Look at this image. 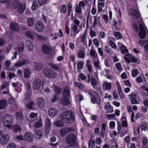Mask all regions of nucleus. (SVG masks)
<instances>
[{
  "mask_svg": "<svg viewBox=\"0 0 148 148\" xmlns=\"http://www.w3.org/2000/svg\"><path fill=\"white\" fill-rule=\"evenodd\" d=\"M60 119L64 123H72L75 120L74 113L71 111H66L62 112L60 115Z\"/></svg>",
  "mask_w": 148,
  "mask_h": 148,
  "instance_id": "obj_1",
  "label": "nucleus"
},
{
  "mask_svg": "<svg viewBox=\"0 0 148 148\" xmlns=\"http://www.w3.org/2000/svg\"><path fill=\"white\" fill-rule=\"evenodd\" d=\"M2 123L4 125L9 128L12 127L13 119L11 116L4 115L2 117Z\"/></svg>",
  "mask_w": 148,
  "mask_h": 148,
  "instance_id": "obj_2",
  "label": "nucleus"
},
{
  "mask_svg": "<svg viewBox=\"0 0 148 148\" xmlns=\"http://www.w3.org/2000/svg\"><path fill=\"white\" fill-rule=\"evenodd\" d=\"M88 94L92 96L91 98L92 102L93 103H97L99 104L101 103L100 98L97 93L92 90H90L88 92Z\"/></svg>",
  "mask_w": 148,
  "mask_h": 148,
  "instance_id": "obj_3",
  "label": "nucleus"
},
{
  "mask_svg": "<svg viewBox=\"0 0 148 148\" xmlns=\"http://www.w3.org/2000/svg\"><path fill=\"white\" fill-rule=\"evenodd\" d=\"M76 136L73 134H70L66 137V142L69 146L73 147L76 145Z\"/></svg>",
  "mask_w": 148,
  "mask_h": 148,
  "instance_id": "obj_4",
  "label": "nucleus"
},
{
  "mask_svg": "<svg viewBox=\"0 0 148 148\" xmlns=\"http://www.w3.org/2000/svg\"><path fill=\"white\" fill-rule=\"evenodd\" d=\"M44 75L49 78H55L57 76V73L55 72L51 69H46L44 72Z\"/></svg>",
  "mask_w": 148,
  "mask_h": 148,
  "instance_id": "obj_5",
  "label": "nucleus"
},
{
  "mask_svg": "<svg viewBox=\"0 0 148 148\" xmlns=\"http://www.w3.org/2000/svg\"><path fill=\"white\" fill-rule=\"evenodd\" d=\"M139 27L140 31L138 32V35L140 38L144 39L146 36L145 30L146 28L143 23L139 24Z\"/></svg>",
  "mask_w": 148,
  "mask_h": 148,
  "instance_id": "obj_6",
  "label": "nucleus"
},
{
  "mask_svg": "<svg viewBox=\"0 0 148 148\" xmlns=\"http://www.w3.org/2000/svg\"><path fill=\"white\" fill-rule=\"evenodd\" d=\"M29 60L27 59L20 60L15 63L14 64V66L16 67H18L27 64H29Z\"/></svg>",
  "mask_w": 148,
  "mask_h": 148,
  "instance_id": "obj_7",
  "label": "nucleus"
},
{
  "mask_svg": "<svg viewBox=\"0 0 148 148\" xmlns=\"http://www.w3.org/2000/svg\"><path fill=\"white\" fill-rule=\"evenodd\" d=\"M41 85V82L39 79H35L33 82L32 88L35 90H38Z\"/></svg>",
  "mask_w": 148,
  "mask_h": 148,
  "instance_id": "obj_8",
  "label": "nucleus"
},
{
  "mask_svg": "<svg viewBox=\"0 0 148 148\" xmlns=\"http://www.w3.org/2000/svg\"><path fill=\"white\" fill-rule=\"evenodd\" d=\"M73 130L72 127H64L60 130V132L62 136H65L66 134L72 131Z\"/></svg>",
  "mask_w": 148,
  "mask_h": 148,
  "instance_id": "obj_9",
  "label": "nucleus"
},
{
  "mask_svg": "<svg viewBox=\"0 0 148 148\" xmlns=\"http://www.w3.org/2000/svg\"><path fill=\"white\" fill-rule=\"evenodd\" d=\"M136 95L134 93H132L129 95V98L131 100V103L132 104H139L136 99Z\"/></svg>",
  "mask_w": 148,
  "mask_h": 148,
  "instance_id": "obj_10",
  "label": "nucleus"
},
{
  "mask_svg": "<svg viewBox=\"0 0 148 148\" xmlns=\"http://www.w3.org/2000/svg\"><path fill=\"white\" fill-rule=\"evenodd\" d=\"M51 122L50 120L48 118H47L45 120V128L47 133L49 132L51 130Z\"/></svg>",
  "mask_w": 148,
  "mask_h": 148,
  "instance_id": "obj_11",
  "label": "nucleus"
},
{
  "mask_svg": "<svg viewBox=\"0 0 148 148\" xmlns=\"http://www.w3.org/2000/svg\"><path fill=\"white\" fill-rule=\"evenodd\" d=\"M10 29L14 31H17L19 29V27L18 24L15 22L11 23L10 25Z\"/></svg>",
  "mask_w": 148,
  "mask_h": 148,
  "instance_id": "obj_12",
  "label": "nucleus"
},
{
  "mask_svg": "<svg viewBox=\"0 0 148 148\" xmlns=\"http://www.w3.org/2000/svg\"><path fill=\"white\" fill-rule=\"evenodd\" d=\"M60 103L62 105L67 106L71 103L70 99L67 97H64L60 100Z\"/></svg>",
  "mask_w": 148,
  "mask_h": 148,
  "instance_id": "obj_13",
  "label": "nucleus"
},
{
  "mask_svg": "<svg viewBox=\"0 0 148 148\" xmlns=\"http://www.w3.org/2000/svg\"><path fill=\"white\" fill-rule=\"evenodd\" d=\"M9 136L7 134L3 135L0 139V143L2 145L6 143L9 140Z\"/></svg>",
  "mask_w": 148,
  "mask_h": 148,
  "instance_id": "obj_14",
  "label": "nucleus"
},
{
  "mask_svg": "<svg viewBox=\"0 0 148 148\" xmlns=\"http://www.w3.org/2000/svg\"><path fill=\"white\" fill-rule=\"evenodd\" d=\"M44 28L43 23L41 21L37 22L35 24V29L39 32L42 31Z\"/></svg>",
  "mask_w": 148,
  "mask_h": 148,
  "instance_id": "obj_15",
  "label": "nucleus"
},
{
  "mask_svg": "<svg viewBox=\"0 0 148 148\" xmlns=\"http://www.w3.org/2000/svg\"><path fill=\"white\" fill-rule=\"evenodd\" d=\"M37 103L40 108H43L45 105V102L44 99L41 97L39 98L37 100Z\"/></svg>",
  "mask_w": 148,
  "mask_h": 148,
  "instance_id": "obj_16",
  "label": "nucleus"
},
{
  "mask_svg": "<svg viewBox=\"0 0 148 148\" xmlns=\"http://www.w3.org/2000/svg\"><path fill=\"white\" fill-rule=\"evenodd\" d=\"M112 87V83L106 82H103V88L105 90H109Z\"/></svg>",
  "mask_w": 148,
  "mask_h": 148,
  "instance_id": "obj_17",
  "label": "nucleus"
},
{
  "mask_svg": "<svg viewBox=\"0 0 148 148\" xmlns=\"http://www.w3.org/2000/svg\"><path fill=\"white\" fill-rule=\"evenodd\" d=\"M33 137V134L30 132H27L24 136L25 140L29 142H31L32 141Z\"/></svg>",
  "mask_w": 148,
  "mask_h": 148,
  "instance_id": "obj_18",
  "label": "nucleus"
},
{
  "mask_svg": "<svg viewBox=\"0 0 148 148\" xmlns=\"http://www.w3.org/2000/svg\"><path fill=\"white\" fill-rule=\"evenodd\" d=\"M26 37L31 39H34L36 36V34L30 31H27L25 33Z\"/></svg>",
  "mask_w": 148,
  "mask_h": 148,
  "instance_id": "obj_19",
  "label": "nucleus"
},
{
  "mask_svg": "<svg viewBox=\"0 0 148 148\" xmlns=\"http://www.w3.org/2000/svg\"><path fill=\"white\" fill-rule=\"evenodd\" d=\"M26 47L27 50L29 51H32L34 48V46L32 42L30 40H27L26 43Z\"/></svg>",
  "mask_w": 148,
  "mask_h": 148,
  "instance_id": "obj_20",
  "label": "nucleus"
},
{
  "mask_svg": "<svg viewBox=\"0 0 148 148\" xmlns=\"http://www.w3.org/2000/svg\"><path fill=\"white\" fill-rule=\"evenodd\" d=\"M104 109L106 110V112L107 113H112L114 112L112 107L108 103H107L105 105Z\"/></svg>",
  "mask_w": 148,
  "mask_h": 148,
  "instance_id": "obj_21",
  "label": "nucleus"
},
{
  "mask_svg": "<svg viewBox=\"0 0 148 148\" xmlns=\"http://www.w3.org/2000/svg\"><path fill=\"white\" fill-rule=\"evenodd\" d=\"M70 94V92L69 87L67 86H65L62 93L63 97H68L69 96Z\"/></svg>",
  "mask_w": 148,
  "mask_h": 148,
  "instance_id": "obj_22",
  "label": "nucleus"
},
{
  "mask_svg": "<svg viewBox=\"0 0 148 148\" xmlns=\"http://www.w3.org/2000/svg\"><path fill=\"white\" fill-rule=\"evenodd\" d=\"M48 113L51 116L53 117L58 114V112L55 108H52L49 110Z\"/></svg>",
  "mask_w": 148,
  "mask_h": 148,
  "instance_id": "obj_23",
  "label": "nucleus"
},
{
  "mask_svg": "<svg viewBox=\"0 0 148 148\" xmlns=\"http://www.w3.org/2000/svg\"><path fill=\"white\" fill-rule=\"evenodd\" d=\"M93 64L95 67L97 69L101 70V66L100 64L98 58L93 60Z\"/></svg>",
  "mask_w": 148,
  "mask_h": 148,
  "instance_id": "obj_24",
  "label": "nucleus"
},
{
  "mask_svg": "<svg viewBox=\"0 0 148 148\" xmlns=\"http://www.w3.org/2000/svg\"><path fill=\"white\" fill-rule=\"evenodd\" d=\"M25 9V6L24 4H21L18 7L17 11V12L21 14L23 12Z\"/></svg>",
  "mask_w": 148,
  "mask_h": 148,
  "instance_id": "obj_25",
  "label": "nucleus"
},
{
  "mask_svg": "<svg viewBox=\"0 0 148 148\" xmlns=\"http://www.w3.org/2000/svg\"><path fill=\"white\" fill-rule=\"evenodd\" d=\"M7 105L6 101L5 99H3L0 101V109H2L6 106Z\"/></svg>",
  "mask_w": 148,
  "mask_h": 148,
  "instance_id": "obj_26",
  "label": "nucleus"
},
{
  "mask_svg": "<svg viewBox=\"0 0 148 148\" xmlns=\"http://www.w3.org/2000/svg\"><path fill=\"white\" fill-rule=\"evenodd\" d=\"M42 50L44 53H48L50 51L51 49L47 45H44L42 47Z\"/></svg>",
  "mask_w": 148,
  "mask_h": 148,
  "instance_id": "obj_27",
  "label": "nucleus"
},
{
  "mask_svg": "<svg viewBox=\"0 0 148 148\" xmlns=\"http://www.w3.org/2000/svg\"><path fill=\"white\" fill-rule=\"evenodd\" d=\"M64 122L61 120H60L57 121L55 122L53 124L54 125L57 127H62L64 126Z\"/></svg>",
  "mask_w": 148,
  "mask_h": 148,
  "instance_id": "obj_28",
  "label": "nucleus"
},
{
  "mask_svg": "<svg viewBox=\"0 0 148 148\" xmlns=\"http://www.w3.org/2000/svg\"><path fill=\"white\" fill-rule=\"evenodd\" d=\"M42 125V121L41 119H39L36 121L34 124V127L38 128L41 127Z\"/></svg>",
  "mask_w": 148,
  "mask_h": 148,
  "instance_id": "obj_29",
  "label": "nucleus"
},
{
  "mask_svg": "<svg viewBox=\"0 0 148 148\" xmlns=\"http://www.w3.org/2000/svg\"><path fill=\"white\" fill-rule=\"evenodd\" d=\"M132 15L133 17L135 19L138 18L140 16L139 13L135 10H134L132 12Z\"/></svg>",
  "mask_w": 148,
  "mask_h": 148,
  "instance_id": "obj_30",
  "label": "nucleus"
},
{
  "mask_svg": "<svg viewBox=\"0 0 148 148\" xmlns=\"http://www.w3.org/2000/svg\"><path fill=\"white\" fill-rule=\"evenodd\" d=\"M12 130L13 132L17 133L20 132L21 128L19 125H15L13 126Z\"/></svg>",
  "mask_w": 148,
  "mask_h": 148,
  "instance_id": "obj_31",
  "label": "nucleus"
},
{
  "mask_svg": "<svg viewBox=\"0 0 148 148\" xmlns=\"http://www.w3.org/2000/svg\"><path fill=\"white\" fill-rule=\"evenodd\" d=\"M42 136V132L41 131H37L34 134V137L38 139L40 138Z\"/></svg>",
  "mask_w": 148,
  "mask_h": 148,
  "instance_id": "obj_32",
  "label": "nucleus"
},
{
  "mask_svg": "<svg viewBox=\"0 0 148 148\" xmlns=\"http://www.w3.org/2000/svg\"><path fill=\"white\" fill-rule=\"evenodd\" d=\"M34 20L33 18H29L27 19V24L29 27L32 26L34 23Z\"/></svg>",
  "mask_w": 148,
  "mask_h": 148,
  "instance_id": "obj_33",
  "label": "nucleus"
},
{
  "mask_svg": "<svg viewBox=\"0 0 148 148\" xmlns=\"http://www.w3.org/2000/svg\"><path fill=\"white\" fill-rule=\"evenodd\" d=\"M21 3H19L18 1H13L12 2L11 6L14 9H16L17 7L21 4Z\"/></svg>",
  "mask_w": 148,
  "mask_h": 148,
  "instance_id": "obj_34",
  "label": "nucleus"
},
{
  "mask_svg": "<svg viewBox=\"0 0 148 148\" xmlns=\"http://www.w3.org/2000/svg\"><path fill=\"white\" fill-rule=\"evenodd\" d=\"M90 55L92 57V60H95L98 58L97 54L96 52L93 50H91L90 52Z\"/></svg>",
  "mask_w": 148,
  "mask_h": 148,
  "instance_id": "obj_35",
  "label": "nucleus"
},
{
  "mask_svg": "<svg viewBox=\"0 0 148 148\" xmlns=\"http://www.w3.org/2000/svg\"><path fill=\"white\" fill-rule=\"evenodd\" d=\"M17 49L20 52L23 51L24 49V44L22 42H20L18 45Z\"/></svg>",
  "mask_w": 148,
  "mask_h": 148,
  "instance_id": "obj_36",
  "label": "nucleus"
},
{
  "mask_svg": "<svg viewBox=\"0 0 148 148\" xmlns=\"http://www.w3.org/2000/svg\"><path fill=\"white\" fill-rule=\"evenodd\" d=\"M34 103L33 102L31 101L26 104V107L27 108L34 109Z\"/></svg>",
  "mask_w": 148,
  "mask_h": 148,
  "instance_id": "obj_37",
  "label": "nucleus"
},
{
  "mask_svg": "<svg viewBox=\"0 0 148 148\" xmlns=\"http://www.w3.org/2000/svg\"><path fill=\"white\" fill-rule=\"evenodd\" d=\"M112 28L114 30L118 31L119 29L117 26V23L116 21L114 20L112 21Z\"/></svg>",
  "mask_w": 148,
  "mask_h": 148,
  "instance_id": "obj_38",
  "label": "nucleus"
},
{
  "mask_svg": "<svg viewBox=\"0 0 148 148\" xmlns=\"http://www.w3.org/2000/svg\"><path fill=\"white\" fill-rule=\"evenodd\" d=\"M104 3L103 2H101L98 4V12H100L102 10V8L104 7Z\"/></svg>",
  "mask_w": 148,
  "mask_h": 148,
  "instance_id": "obj_39",
  "label": "nucleus"
},
{
  "mask_svg": "<svg viewBox=\"0 0 148 148\" xmlns=\"http://www.w3.org/2000/svg\"><path fill=\"white\" fill-rule=\"evenodd\" d=\"M38 6V3L36 1H34L32 3L31 9L33 10L34 11L37 10Z\"/></svg>",
  "mask_w": 148,
  "mask_h": 148,
  "instance_id": "obj_40",
  "label": "nucleus"
},
{
  "mask_svg": "<svg viewBox=\"0 0 148 148\" xmlns=\"http://www.w3.org/2000/svg\"><path fill=\"white\" fill-rule=\"evenodd\" d=\"M95 141L93 140L92 141V137L90 138L88 143V148H93V145H95Z\"/></svg>",
  "mask_w": 148,
  "mask_h": 148,
  "instance_id": "obj_41",
  "label": "nucleus"
},
{
  "mask_svg": "<svg viewBox=\"0 0 148 148\" xmlns=\"http://www.w3.org/2000/svg\"><path fill=\"white\" fill-rule=\"evenodd\" d=\"M132 56V55L130 54H126L125 56H124V58L125 60L127 62L130 63V58Z\"/></svg>",
  "mask_w": 148,
  "mask_h": 148,
  "instance_id": "obj_42",
  "label": "nucleus"
},
{
  "mask_svg": "<svg viewBox=\"0 0 148 148\" xmlns=\"http://www.w3.org/2000/svg\"><path fill=\"white\" fill-rule=\"evenodd\" d=\"M78 57L81 58H84L85 57V54L83 51L80 50L78 51Z\"/></svg>",
  "mask_w": 148,
  "mask_h": 148,
  "instance_id": "obj_43",
  "label": "nucleus"
},
{
  "mask_svg": "<svg viewBox=\"0 0 148 148\" xmlns=\"http://www.w3.org/2000/svg\"><path fill=\"white\" fill-rule=\"evenodd\" d=\"M72 7V5L71 3H68L67 4V8L68 9L67 12L68 13V16H70V13L71 11V8Z\"/></svg>",
  "mask_w": 148,
  "mask_h": 148,
  "instance_id": "obj_44",
  "label": "nucleus"
},
{
  "mask_svg": "<svg viewBox=\"0 0 148 148\" xmlns=\"http://www.w3.org/2000/svg\"><path fill=\"white\" fill-rule=\"evenodd\" d=\"M75 12L77 13H80L82 12V8L77 4L75 7Z\"/></svg>",
  "mask_w": 148,
  "mask_h": 148,
  "instance_id": "obj_45",
  "label": "nucleus"
},
{
  "mask_svg": "<svg viewBox=\"0 0 148 148\" xmlns=\"http://www.w3.org/2000/svg\"><path fill=\"white\" fill-rule=\"evenodd\" d=\"M54 91L56 93L59 94L62 91V89L57 86H54Z\"/></svg>",
  "mask_w": 148,
  "mask_h": 148,
  "instance_id": "obj_46",
  "label": "nucleus"
},
{
  "mask_svg": "<svg viewBox=\"0 0 148 148\" xmlns=\"http://www.w3.org/2000/svg\"><path fill=\"white\" fill-rule=\"evenodd\" d=\"M0 3H6V6L7 8H8L10 5V0H0Z\"/></svg>",
  "mask_w": 148,
  "mask_h": 148,
  "instance_id": "obj_47",
  "label": "nucleus"
},
{
  "mask_svg": "<svg viewBox=\"0 0 148 148\" xmlns=\"http://www.w3.org/2000/svg\"><path fill=\"white\" fill-rule=\"evenodd\" d=\"M94 22L93 23V25L94 26H95V25L99 23V21L100 20V18L98 16H94Z\"/></svg>",
  "mask_w": 148,
  "mask_h": 148,
  "instance_id": "obj_48",
  "label": "nucleus"
},
{
  "mask_svg": "<svg viewBox=\"0 0 148 148\" xmlns=\"http://www.w3.org/2000/svg\"><path fill=\"white\" fill-rule=\"evenodd\" d=\"M74 84L77 87L80 89H83L84 87L83 85L82 84L77 82H75L74 83Z\"/></svg>",
  "mask_w": 148,
  "mask_h": 148,
  "instance_id": "obj_49",
  "label": "nucleus"
},
{
  "mask_svg": "<svg viewBox=\"0 0 148 148\" xmlns=\"http://www.w3.org/2000/svg\"><path fill=\"white\" fill-rule=\"evenodd\" d=\"M114 35L117 39H119L121 38V34L119 32H114Z\"/></svg>",
  "mask_w": 148,
  "mask_h": 148,
  "instance_id": "obj_50",
  "label": "nucleus"
},
{
  "mask_svg": "<svg viewBox=\"0 0 148 148\" xmlns=\"http://www.w3.org/2000/svg\"><path fill=\"white\" fill-rule=\"evenodd\" d=\"M16 119L19 120L21 121L22 119V116L21 114L18 112L16 113Z\"/></svg>",
  "mask_w": 148,
  "mask_h": 148,
  "instance_id": "obj_51",
  "label": "nucleus"
},
{
  "mask_svg": "<svg viewBox=\"0 0 148 148\" xmlns=\"http://www.w3.org/2000/svg\"><path fill=\"white\" fill-rule=\"evenodd\" d=\"M50 66L54 69L58 71L59 70V67L56 64H51L50 65Z\"/></svg>",
  "mask_w": 148,
  "mask_h": 148,
  "instance_id": "obj_52",
  "label": "nucleus"
},
{
  "mask_svg": "<svg viewBox=\"0 0 148 148\" xmlns=\"http://www.w3.org/2000/svg\"><path fill=\"white\" fill-rule=\"evenodd\" d=\"M97 82V81L95 79L92 78L91 79V84L94 88L96 87Z\"/></svg>",
  "mask_w": 148,
  "mask_h": 148,
  "instance_id": "obj_53",
  "label": "nucleus"
},
{
  "mask_svg": "<svg viewBox=\"0 0 148 148\" xmlns=\"http://www.w3.org/2000/svg\"><path fill=\"white\" fill-rule=\"evenodd\" d=\"M122 53H124L128 52V50L126 49V47L124 45L122 46L121 48Z\"/></svg>",
  "mask_w": 148,
  "mask_h": 148,
  "instance_id": "obj_54",
  "label": "nucleus"
},
{
  "mask_svg": "<svg viewBox=\"0 0 148 148\" xmlns=\"http://www.w3.org/2000/svg\"><path fill=\"white\" fill-rule=\"evenodd\" d=\"M36 36L37 37L38 40L40 41L45 40L47 39V38L45 36H42L36 34Z\"/></svg>",
  "mask_w": 148,
  "mask_h": 148,
  "instance_id": "obj_55",
  "label": "nucleus"
},
{
  "mask_svg": "<svg viewBox=\"0 0 148 148\" xmlns=\"http://www.w3.org/2000/svg\"><path fill=\"white\" fill-rule=\"evenodd\" d=\"M24 75L25 78H27L29 76V69H26L25 70Z\"/></svg>",
  "mask_w": 148,
  "mask_h": 148,
  "instance_id": "obj_56",
  "label": "nucleus"
},
{
  "mask_svg": "<svg viewBox=\"0 0 148 148\" xmlns=\"http://www.w3.org/2000/svg\"><path fill=\"white\" fill-rule=\"evenodd\" d=\"M93 43L94 45L96 46V47H98L99 45V43L97 38H94L93 40Z\"/></svg>",
  "mask_w": 148,
  "mask_h": 148,
  "instance_id": "obj_57",
  "label": "nucleus"
},
{
  "mask_svg": "<svg viewBox=\"0 0 148 148\" xmlns=\"http://www.w3.org/2000/svg\"><path fill=\"white\" fill-rule=\"evenodd\" d=\"M138 74V71L137 69H134L133 70L132 73V76L133 77H134L136 76Z\"/></svg>",
  "mask_w": 148,
  "mask_h": 148,
  "instance_id": "obj_58",
  "label": "nucleus"
},
{
  "mask_svg": "<svg viewBox=\"0 0 148 148\" xmlns=\"http://www.w3.org/2000/svg\"><path fill=\"white\" fill-rule=\"evenodd\" d=\"M83 99V96L81 95H79L76 96V100L77 101H80Z\"/></svg>",
  "mask_w": 148,
  "mask_h": 148,
  "instance_id": "obj_59",
  "label": "nucleus"
},
{
  "mask_svg": "<svg viewBox=\"0 0 148 148\" xmlns=\"http://www.w3.org/2000/svg\"><path fill=\"white\" fill-rule=\"evenodd\" d=\"M142 144L143 145H146L148 143V140L146 137H143L142 139Z\"/></svg>",
  "mask_w": 148,
  "mask_h": 148,
  "instance_id": "obj_60",
  "label": "nucleus"
},
{
  "mask_svg": "<svg viewBox=\"0 0 148 148\" xmlns=\"http://www.w3.org/2000/svg\"><path fill=\"white\" fill-rule=\"evenodd\" d=\"M47 0H37L39 5L41 6L45 4Z\"/></svg>",
  "mask_w": 148,
  "mask_h": 148,
  "instance_id": "obj_61",
  "label": "nucleus"
},
{
  "mask_svg": "<svg viewBox=\"0 0 148 148\" xmlns=\"http://www.w3.org/2000/svg\"><path fill=\"white\" fill-rule=\"evenodd\" d=\"M115 125V122L114 121H111L109 123V127L110 129H113Z\"/></svg>",
  "mask_w": 148,
  "mask_h": 148,
  "instance_id": "obj_62",
  "label": "nucleus"
},
{
  "mask_svg": "<svg viewBox=\"0 0 148 148\" xmlns=\"http://www.w3.org/2000/svg\"><path fill=\"white\" fill-rule=\"evenodd\" d=\"M12 46L11 44H9L6 47L5 50V52L7 53H8L11 49Z\"/></svg>",
  "mask_w": 148,
  "mask_h": 148,
  "instance_id": "obj_63",
  "label": "nucleus"
},
{
  "mask_svg": "<svg viewBox=\"0 0 148 148\" xmlns=\"http://www.w3.org/2000/svg\"><path fill=\"white\" fill-rule=\"evenodd\" d=\"M6 148H16V145L14 143H11L7 146Z\"/></svg>",
  "mask_w": 148,
  "mask_h": 148,
  "instance_id": "obj_64",
  "label": "nucleus"
}]
</instances>
